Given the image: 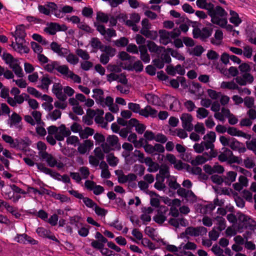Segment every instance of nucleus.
<instances>
[{"mask_svg":"<svg viewBox=\"0 0 256 256\" xmlns=\"http://www.w3.org/2000/svg\"><path fill=\"white\" fill-rule=\"evenodd\" d=\"M164 180L163 178L162 179H160L159 174H156V182L154 184V188L159 190H164L166 187L164 184Z\"/></svg>","mask_w":256,"mask_h":256,"instance_id":"nucleus-45","label":"nucleus"},{"mask_svg":"<svg viewBox=\"0 0 256 256\" xmlns=\"http://www.w3.org/2000/svg\"><path fill=\"white\" fill-rule=\"evenodd\" d=\"M94 130L93 128L86 127L84 130L81 129L79 132L80 136L82 139L87 138L89 136L94 134Z\"/></svg>","mask_w":256,"mask_h":256,"instance_id":"nucleus-36","label":"nucleus"},{"mask_svg":"<svg viewBox=\"0 0 256 256\" xmlns=\"http://www.w3.org/2000/svg\"><path fill=\"white\" fill-rule=\"evenodd\" d=\"M44 69L48 72H52L54 70H56L61 74L64 78H70L74 82L80 84L81 82V78L78 75L71 71L66 65H60L56 61H52L46 65Z\"/></svg>","mask_w":256,"mask_h":256,"instance_id":"nucleus-1","label":"nucleus"},{"mask_svg":"<svg viewBox=\"0 0 256 256\" xmlns=\"http://www.w3.org/2000/svg\"><path fill=\"white\" fill-rule=\"evenodd\" d=\"M168 208L166 206H161L156 211L153 220L159 224H162L167 219L168 216Z\"/></svg>","mask_w":256,"mask_h":256,"instance_id":"nucleus-7","label":"nucleus"},{"mask_svg":"<svg viewBox=\"0 0 256 256\" xmlns=\"http://www.w3.org/2000/svg\"><path fill=\"white\" fill-rule=\"evenodd\" d=\"M226 132L232 136H238L244 137L246 138H250V136L249 134H247L234 127H230L227 130Z\"/></svg>","mask_w":256,"mask_h":256,"instance_id":"nucleus-28","label":"nucleus"},{"mask_svg":"<svg viewBox=\"0 0 256 256\" xmlns=\"http://www.w3.org/2000/svg\"><path fill=\"white\" fill-rule=\"evenodd\" d=\"M38 154L40 158L45 160L50 167L54 168L56 164V160L51 154L46 152H38Z\"/></svg>","mask_w":256,"mask_h":256,"instance_id":"nucleus-13","label":"nucleus"},{"mask_svg":"<svg viewBox=\"0 0 256 256\" xmlns=\"http://www.w3.org/2000/svg\"><path fill=\"white\" fill-rule=\"evenodd\" d=\"M237 173L234 171H230L224 176V183L226 186H230L232 183L236 180Z\"/></svg>","mask_w":256,"mask_h":256,"instance_id":"nucleus-26","label":"nucleus"},{"mask_svg":"<svg viewBox=\"0 0 256 256\" xmlns=\"http://www.w3.org/2000/svg\"><path fill=\"white\" fill-rule=\"evenodd\" d=\"M50 48L54 52L61 56H66L69 52V50L67 48L61 47L60 45L58 44L56 42L51 43Z\"/></svg>","mask_w":256,"mask_h":256,"instance_id":"nucleus-21","label":"nucleus"},{"mask_svg":"<svg viewBox=\"0 0 256 256\" xmlns=\"http://www.w3.org/2000/svg\"><path fill=\"white\" fill-rule=\"evenodd\" d=\"M208 14L211 18L212 22L214 24L222 26L228 23V14L220 6L213 4Z\"/></svg>","mask_w":256,"mask_h":256,"instance_id":"nucleus-2","label":"nucleus"},{"mask_svg":"<svg viewBox=\"0 0 256 256\" xmlns=\"http://www.w3.org/2000/svg\"><path fill=\"white\" fill-rule=\"evenodd\" d=\"M196 4L198 8L206 10L208 12L214 4L211 0H196Z\"/></svg>","mask_w":256,"mask_h":256,"instance_id":"nucleus-27","label":"nucleus"},{"mask_svg":"<svg viewBox=\"0 0 256 256\" xmlns=\"http://www.w3.org/2000/svg\"><path fill=\"white\" fill-rule=\"evenodd\" d=\"M215 208L214 204L210 203L201 206L200 212L202 214H206L210 213Z\"/></svg>","mask_w":256,"mask_h":256,"instance_id":"nucleus-43","label":"nucleus"},{"mask_svg":"<svg viewBox=\"0 0 256 256\" xmlns=\"http://www.w3.org/2000/svg\"><path fill=\"white\" fill-rule=\"evenodd\" d=\"M244 166L248 168H254L256 166L254 159L252 157H246L244 160Z\"/></svg>","mask_w":256,"mask_h":256,"instance_id":"nucleus-53","label":"nucleus"},{"mask_svg":"<svg viewBox=\"0 0 256 256\" xmlns=\"http://www.w3.org/2000/svg\"><path fill=\"white\" fill-rule=\"evenodd\" d=\"M228 146L234 150H238L239 152H244L246 150V148L241 146V144L234 138H230Z\"/></svg>","mask_w":256,"mask_h":256,"instance_id":"nucleus-31","label":"nucleus"},{"mask_svg":"<svg viewBox=\"0 0 256 256\" xmlns=\"http://www.w3.org/2000/svg\"><path fill=\"white\" fill-rule=\"evenodd\" d=\"M25 100L28 101L29 106L32 109L36 110L38 108V103L34 99L30 98V96L27 94H25Z\"/></svg>","mask_w":256,"mask_h":256,"instance_id":"nucleus-51","label":"nucleus"},{"mask_svg":"<svg viewBox=\"0 0 256 256\" xmlns=\"http://www.w3.org/2000/svg\"><path fill=\"white\" fill-rule=\"evenodd\" d=\"M14 240L20 244H26L30 243L32 244H36V241L26 234H17L14 238Z\"/></svg>","mask_w":256,"mask_h":256,"instance_id":"nucleus-17","label":"nucleus"},{"mask_svg":"<svg viewBox=\"0 0 256 256\" xmlns=\"http://www.w3.org/2000/svg\"><path fill=\"white\" fill-rule=\"evenodd\" d=\"M145 98L149 104L153 105H158L159 103V98L156 95L152 94H147L145 95Z\"/></svg>","mask_w":256,"mask_h":256,"instance_id":"nucleus-40","label":"nucleus"},{"mask_svg":"<svg viewBox=\"0 0 256 256\" xmlns=\"http://www.w3.org/2000/svg\"><path fill=\"white\" fill-rule=\"evenodd\" d=\"M32 115L34 118L36 124L37 125H44V122L42 120V114L37 110H34L32 112Z\"/></svg>","mask_w":256,"mask_h":256,"instance_id":"nucleus-44","label":"nucleus"},{"mask_svg":"<svg viewBox=\"0 0 256 256\" xmlns=\"http://www.w3.org/2000/svg\"><path fill=\"white\" fill-rule=\"evenodd\" d=\"M147 47L150 52L156 53L158 54H160L162 50L164 49V47L158 46L155 42L152 41L147 42Z\"/></svg>","mask_w":256,"mask_h":256,"instance_id":"nucleus-32","label":"nucleus"},{"mask_svg":"<svg viewBox=\"0 0 256 256\" xmlns=\"http://www.w3.org/2000/svg\"><path fill=\"white\" fill-rule=\"evenodd\" d=\"M220 232L216 231L215 227H214L212 230L208 232V236L210 238L213 240L216 241L220 236Z\"/></svg>","mask_w":256,"mask_h":256,"instance_id":"nucleus-63","label":"nucleus"},{"mask_svg":"<svg viewBox=\"0 0 256 256\" xmlns=\"http://www.w3.org/2000/svg\"><path fill=\"white\" fill-rule=\"evenodd\" d=\"M14 35L16 41L24 42V38L26 36L25 30L21 28H16Z\"/></svg>","mask_w":256,"mask_h":256,"instance_id":"nucleus-35","label":"nucleus"},{"mask_svg":"<svg viewBox=\"0 0 256 256\" xmlns=\"http://www.w3.org/2000/svg\"><path fill=\"white\" fill-rule=\"evenodd\" d=\"M182 127L187 131L191 132L193 130V124L192 122L193 118L190 114L184 113L180 116Z\"/></svg>","mask_w":256,"mask_h":256,"instance_id":"nucleus-11","label":"nucleus"},{"mask_svg":"<svg viewBox=\"0 0 256 256\" xmlns=\"http://www.w3.org/2000/svg\"><path fill=\"white\" fill-rule=\"evenodd\" d=\"M238 228L239 230L244 228L253 230L256 226V222L250 216L246 215L241 212L237 213Z\"/></svg>","mask_w":256,"mask_h":256,"instance_id":"nucleus-3","label":"nucleus"},{"mask_svg":"<svg viewBox=\"0 0 256 256\" xmlns=\"http://www.w3.org/2000/svg\"><path fill=\"white\" fill-rule=\"evenodd\" d=\"M140 52V59L144 63H148L150 62V56L148 53L147 48L145 45H140L138 46Z\"/></svg>","mask_w":256,"mask_h":256,"instance_id":"nucleus-25","label":"nucleus"},{"mask_svg":"<svg viewBox=\"0 0 256 256\" xmlns=\"http://www.w3.org/2000/svg\"><path fill=\"white\" fill-rule=\"evenodd\" d=\"M222 152L218 155V160L222 162H226L229 160L232 155V152L228 148H224Z\"/></svg>","mask_w":256,"mask_h":256,"instance_id":"nucleus-30","label":"nucleus"},{"mask_svg":"<svg viewBox=\"0 0 256 256\" xmlns=\"http://www.w3.org/2000/svg\"><path fill=\"white\" fill-rule=\"evenodd\" d=\"M52 92L56 98L61 101H65L67 96L62 92V86L59 83H54L53 85Z\"/></svg>","mask_w":256,"mask_h":256,"instance_id":"nucleus-15","label":"nucleus"},{"mask_svg":"<svg viewBox=\"0 0 256 256\" xmlns=\"http://www.w3.org/2000/svg\"><path fill=\"white\" fill-rule=\"evenodd\" d=\"M168 186L172 190H178L179 188H181L180 184H178L176 180L173 178L170 179L168 180Z\"/></svg>","mask_w":256,"mask_h":256,"instance_id":"nucleus-54","label":"nucleus"},{"mask_svg":"<svg viewBox=\"0 0 256 256\" xmlns=\"http://www.w3.org/2000/svg\"><path fill=\"white\" fill-rule=\"evenodd\" d=\"M196 248V246L195 244L192 242H188L186 244H182L179 246L180 250H195Z\"/></svg>","mask_w":256,"mask_h":256,"instance_id":"nucleus-61","label":"nucleus"},{"mask_svg":"<svg viewBox=\"0 0 256 256\" xmlns=\"http://www.w3.org/2000/svg\"><path fill=\"white\" fill-rule=\"evenodd\" d=\"M236 82L240 86H246L251 84L254 80V78L250 72L242 74L241 76H238L235 78Z\"/></svg>","mask_w":256,"mask_h":256,"instance_id":"nucleus-10","label":"nucleus"},{"mask_svg":"<svg viewBox=\"0 0 256 256\" xmlns=\"http://www.w3.org/2000/svg\"><path fill=\"white\" fill-rule=\"evenodd\" d=\"M22 121V118L16 113L14 112L8 121V124L10 128L14 127L15 128L21 129L22 126L20 123Z\"/></svg>","mask_w":256,"mask_h":256,"instance_id":"nucleus-18","label":"nucleus"},{"mask_svg":"<svg viewBox=\"0 0 256 256\" xmlns=\"http://www.w3.org/2000/svg\"><path fill=\"white\" fill-rule=\"evenodd\" d=\"M96 18L98 20L104 23L108 22L109 20L108 15L101 12H97Z\"/></svg>","mask_w":256,"mask_h":256,"instance_id":"nucleus-58","label":"nucleus"},{"mask_svg":"<svg viewBox=\"0 0 256 256\" xmlns=\"http://www.w3.org/2000/svg\"><path fill=\"white\" fill-rule=\"evenodd\" d=\"M92 66V62L88 60H84L80 63V68L85 71L89 70Z\"/></svg>","mask_w":256,"mask_h":256,"instance_id":"nucleus-64","label":"nucleus"},{"mask_svg":"<svg viewBox=\"0 0 256 256\" xmlns=\"http://www.w3.org/2000/svg\"><path fill=\"white\" fill-rule=\"evenodd\" d=\"M76 54L84 60H88L90 56L88 53L85 50L81 48H78L76 52Z\"/></svg>","mask_w":256,"mask_h":256,"instance_id":"nucleus-52","label":"nucleus"},{"mask_svg":"<svg viewBox=\"0 0 256 256\" xmlns=\"http://www.w3.org/2000/svg\"><path fill=\"white\" fill-rule=\"evenodd\" d=\"M128 40L126 38L122 37L114 41V44L118 47H124L128 45Z\"/></svg>","mask_w":256,"mask_h":256,"instance_id":"nucleus-59","label":"nucleus"},{"mask_svg":"<svg viewBox=\"0 0 256 256\" xmlns=\"http://www.w3.org/2000/svg\"><path fill=\"white\" fill-rule=\"evenodd\" d=\"M166 72L168 74L172 76H174L176 74L182 76L185 74L184 68L180 64H178L176 66L172 65L168 66Z\"/></svg>","mask_w":256,"mask_h":256,"instance_id":"nucleus-22","label":"nucleus"},{"mask_svg":"<svg viewBox=\"0 0 256 256\" xmlns=\"http://www.w3.org/2000/svg\"><path fill=\"white\" fill-rule=\"evenodd\" d=\"M167 50L170 52L171 56L179 60H184L185 59L184 56L181 54L179 53L176 50H173L172 48H168Z\"/></svg>","mask_w":256,"mask_h":256,"instance_id":"nucleus-57","label":"nucleus"},{"mask_svg":"<svg viewBox=\"0 0 256 256\" xmlns=\"http://www.w3.org/2000/svg\"><path fill=\"white\" fill-rule=\"evenodd\" d=\"M160 35V42L161 44L166 45L172 42V39H174L180 34V30L174 28L171 32H168L165 30H160L158 31Z\"/></svg>","mask_w":256,"mask_h":256,"instance_id":"nucleus-4","label":"nucleus"},{"mask_svg":"<svg viewBox=\"0 0 256 256\" xmlns=\"http://www.w3.org/2000/svg\"><path fill=\"white\" fill-rule=\"evenodd\" d=\"M41 82L42 88L48 90V86L52 83V80L48 77V76L44 75L42 78Z\"/></svg>","mask_w":256,"mask_h":256,"instance_id":"nucleus-55","label":"nucleus"},{"mask_svg":"<svg viewBox=\"0 0 256 256\" xmlns=\"http://www.w3.org/2000/svg\"><path fill=\"white\" fill-rule=\"evenodd\" d=\"M61 30V27L60 24L56 22H51L48 24V26L44 28V32L50 35H54L56 34V32Z\"/></svg>","mask_w":256,"mask_h":256,"instance_id":"nucleus-24","label":"nucleus"},{"mask_svg":"<svg viewBox=\"0 0 256 256\" xmlns=\"http://www.w3.org/2000/svg\"><path fill=\"white\" fill-rule=\"evenodd\" d=\"M207 232V228L204 226H189L186 229L184 233L191 236H198L206 234Z\"/></svg>","mask_w":256,"mask_h":256,"instance_id":"nucleus-8","label":"nucleus"},{"mask_svg":"<svg viewBox=\"0 0 256 256\" xmlns=\"http://www.w3.org/2000/svg\"><path fill=\"white\" fill-rule=\"evenodd\" d=\"M61 114L62 112L60 110H54L53 112L48 114V116L52 120L54 121L60 118Z\"/></svg>","mask_w":256,"mask_h":256,"instance_id":"nucleus-62","label":"nucleus"},{"mask_svg":"<svg viewBox=\"0 0 256 256\" xmlns=\"http://www.w3.org/2000/svg\"><path fill=\"white\" fill-rule=\"evenodd\" d=\"M178 196L184 198L187 201L191 203H194L197 200V196L190 190L185 188H179L177 191Z\"/></svg>","mask_w":256,"mask_h":256,"instance_id":"nucleus-9","label":"nucleus"},{"mask_svg":"<svg viewBox=\"0 0 256 256\" xmlns=\"http://www.w3.org/2000/svg\"><path fill=\"white\" fill-rule=\"evenodd\" d=\"M2 59L4 60L5 62L8 64L9 67L11 68L13 66H18L20 64L18 60L14 58L13 56L8 53L4 52L2 56Z\"/></svg>","mask_w":256,"mask_h":256,"instance_id":"nucleus-20","label":"nucleus"},{"mask_svg":"<svg viewBox=\"0 0 256 256\" xmlns=\"http://www.w3.org/2000/svg\"><path fill=\"white\" fill-rule=\"evenodd\" d=\"M101 146L103 151L105 153L109 152L112 150V147L114 148H120V144L118 142V138L115 135L109 136L106 138V142L102 144Z\"/></svg>","mask_w":256,"mask_h":256,"instance_id":"nucleus-6","label":"nucleus"},{"mask_svg":"<svg viewBox=\"0 0 256 256\" xmlns=\"http://www.w3.org/2000/svg\"><path fill=\"white\" fill-rule=\"evenodd\" d=\"M220 88H228L230 90H236L238 88V85L234 81L222 82L220 84Z\"/></svg>","mask_w":256,"mask_h":256,"instance_id":"nucleus-41","label":"nucleus"},{"mask_svg":"<svg viewBox=\"0 0 256 256\" xmlns=\"http://www.w3.org/2000/svg\"><path fill=\"white\" fill-rule=\"evenodd\" d=\"M36 232L39 236L46 238H48L50 232V230L42 227L38 228Z\"/></svg>","mask_w":256,"mask_h":256,"instance_id":"nucleus-56","label":"nucleus"},{"mask_svg":"<svg viewBox=\"0 0 256 256\" xmlns=\"http://www.w3.org/2000/svg\"><path fill=\"white\" fill-rule=\"evenodd\" d=\"M64 57H66L67 62L71 64L76 65L78 62V58L73 54H69L68 52V54Z\"/></svg>","mask_w":256,"mask_h":256,"instance_id":"nucleus-47","label":"nucleus"},{"mask_svg":"<svg viewBox=\"0 0 256 256\" xmlns=\"http://www.w3.org/2000/svg\"><path fill=\"white\" fill-rule=\"evenodd\" d=\"M92 91L94 94L92 97L96 100V103L99 104L104 98V92L100 88H95Z\"/></svg>","mask_w":256,"mask_h":256,"instance_id":"nucleus-37","label":"nucleus"},{"mask_svg":"<svg viewBox=\"0 0 256 256\" xmlns=\"http://www.w3.org/2000/svg\"><path fill=\"white\" fill-rule=\"evenodd\" d=\"M101 51L104 52V53L105 54H106L107 56L109 57L114 56L115 55L116 52V50L115 48H112L110 46H104Z\"/></svg>","mask_w":256,"mask_h":256,"instance_id":"nucleus-50","label":"nucleus"},{"mask_svg":"<svg viewBox=\"0 0 256 256\" xmlns=\"http://www.w3.org/2000/svg\"><path fill=\"white\" fill-rule=\"evenodd\" d=\"M230 15L231 16L230 18V22L235 26H238L242 22V20L239 18L238 14L234 10H230Z\"/></svg>","mask_w":256,"mask_h":256,"instance_id":"nucleus-38","label":"nucleus"},{"mask_svg":"<svg viewBox=\"0 0 256 256\" xmlns=\"http://www.w3.org/2000/svg\"><path fill=\"white\" fill-rule=\"evenodd\" d=\"M216 134L214 132H210L205 136H204L203 139L206 144V150H208L209 148H212L214 147V142L216 140Z\"/></svg>","mask_w":256,"mask_h":256,"instance_id":"nucleus-14","label":"nucleus"},{"mask_svg":"<svg viewBox=\"0 0 256 256\" xmlns=\"http://www.w3.org/2000/svg\"><path fill=\"white\" fill-rule=\"evenodd\" d=\"M168 223L176 228H178L180 226L185 227L188 224V221L183 218H170L169 219Z\"/></svg>","mask_w":256,"mask_h":256,"instance_id":"nucleus-19","label":"nucleus"},{"mask_svg":"<svg viewBox=\"0 0 256 256\" xmlns=\"http://www.w3.org/2000/svg\"><path fill=\"white\" fill-rule=\"evenodd\" d=\"M23 42L16 41L14 49L20 54H28L29 52L30 49L26 46L23 45Z\"/></svg>","mask_w":256,"mask_h":256,"instance_id":"nucleus-33","label":"nucleus"},{"mask_svg":"<svg viewBox=\"0 0 256 256\" xmlns=\"http://www.w3.org/2000/svg\"><path fill=\"white\" fill-rule=\"evenodd\" d=\"M106 160L110 166L112 167L116 166L118 162V158L114 156L112 154H110L108 155Z\"/></svg>","mask_w":256,"mask_h":256,"instance_id":"nucleus-48","label":"nucleus"},{"mask_svg":"<svg viewBox=\"0 0 256 256\" xmlns=\"http://www.w3.org/2000/svg\"><path fill=\"white\" fill-rule=\"evenodd\" d=\"M209 112L204 108H199L196 110V117L199 119H203L208 116Z\"/></svg>","mask_w":256,"mask_h":256,"instance_id":"nucleus-46","label":"nucleus"},{"mask_svg":"<svg viewBox=\"0 0 256 256\" xmlns=\"http://www.w3.org/2000/svg\"><path fill=\"white\" fill-rule=\"evenodd\" d=\"M70 130L66 128L65 125L62 124L58 128V131L55 134V138L58 141H62L65 137L70 136Z\"/></svg>","mask_w":256,"mask_h":256,"instance_id":"nucleus-12","label":"nucleus"},{"mask_svg":"<svg viewBox=\"0 0 256 256\" xmlns=\"http://www.w3.org/2000/svg\"><path fill=\"white\" fill-rule=\"evenodd\" d=\"M128 108L134 113L140 115L142 109L139 104L133 102L128 104Z\"/></svg>","mask_w":256,"mask_h":256,"instance_id":"nucleus-49","label":"nucleus"},{"mask_svg":"<svg viewBox=\"0 0 256 256\" xmlns=\"http://www.w3.org/2000/svg\"><path fill=\"white\" fill-rule=\"evenodd\" d=\"M144 118H156L158 116V111L150 105H147L142 109L140 115Z\"/></svg>","mask_w":256,"mask_h":256,"instance_id":"nucleus-16","label":"nucleus"},{"mask_svg":"<svg viewBox=\"0 0 256 256\" xmlns=\"http://www.w3.org/2000/svg\"><path fill=\"white\" fill-rule=\"evenodd\" d=\"M23 160L25 163L30 166H32L35 164L34 162L28 158H24ZM38 168L42 172L45 173L46 174H49L51 176L56 178L58 176H60V174L58 172L52 170L51 169L48 168L44 166L43 164L41 163H36Z\"/></svg>","mask_w":256,"mask_h":256,"instance_id":"nucleus-5","label":"nucleus"},{"mask_svg":"<svg viewBox=\"0 0 256 256\" xmlns=\"http://www.w3.org/2000/svg\"><path fill=\"white\" fill-rule=\"evenodd\" d=\"M14 144L13 148H18L20 150H24L29 146V140L28 138L23 140L22 138H16L14 140Z\"/></svg>","mask_w":256,"mask_h":256,"instance_id":"nucleus-29","label":"nucleus"},{"mask_svg":"<svg viewBox=\"0 0 256 256\" xmlns=\"http://www.w3.org/2000/svg\"><path fill=\"white\" fill-rule=\"evenodd\" d=\"M90 46L94 49L102 50L104 45L98 38H92L90 42Z\"/></svg>","mask_w":256,"mask_h":256,"instance_id":"nucleus-39","label":"nucleus"},{"mask_svg":"<svg viewBox=\"0 0 256 256\" xmlns=\"http://www.w3.org/2000/svg\"><path fill=\"white\" fill-rule=\"evenodd\" d=\"M204 155V154L203 155H198L195 158H193L190 156V158H188V156H186V160L190 162L194 166L202 164L205 163L208 160V158H206Z\"/></svg>","mask_w":256,"mask_h":256,"instance_id":"nucleus-23","label":"nucleus"},{"mask_svg":"<svg viewBox=\"0 0 256 256\" xmlns=\"http://www.w3.org/2000/svg\"><path fill=\"white\" fill-rule=\"evenodd\" d=\"M204 52L203 47L201 46H194L191 52V54L196 56H200Z\"/></svg>","mask_w":256,"mask_h":256,"instance_id":"nucleus-60","label":"nucleus"},{"mask_svg":"<svg viewBox=\"0 0 256 256\" xmlns=\"http://www.w3.org/2000/svg\"><path fill=\"white\" fill-rule=\"evenodd\" d=\"M160 179L163 178L164 180L165 178H170V169L168 166L166 165H162L159 170V174Z\"/></svg>","mask_w":256,"mask_h":256,"instance_id":"nucleus-34","label":"nucleus"},{"mask_svg":"<svg viewBox=\"0 0 256 256\" xmlns=\"http://www.w3.org/2000/svg\"><path fill=\"white\" fill-rule=\"evenodd\" d=\"M214 220L216 221V224L218 226L217 229L222 232L226 228V220L222 216H217L215 218Z\"/></svg>","mask_w":256,"mask_h":256,"instance_id":"nucleus-42","label":"nucleus"}]
</instances>
